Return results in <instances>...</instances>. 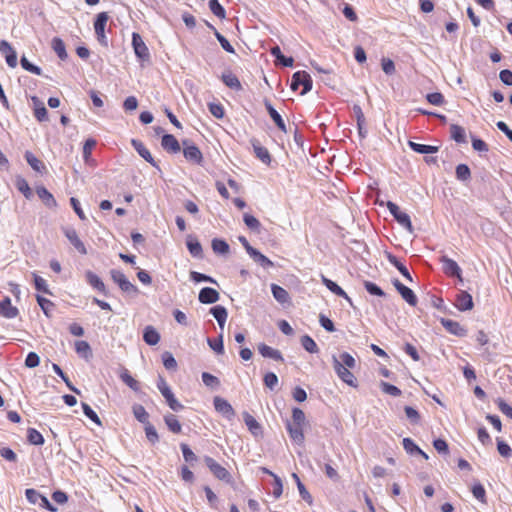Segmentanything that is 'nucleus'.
Instances as JSON below:
<instances>
[{"label":"nucleus","mask_w":512,"mask_h":512,"mask_svg":"<svg viewBox=\"0 0 512 512\" xmlns=\"http://www.w3.org/2000/svg\"><path fill=\"white\" fill-rule=\"evenodd\" d=\"M26 499L29 503L34 505H39L42 508H45L51 512L56 511V507H54L48 500V498L42 494H40L37 490L33 488L26 489L25 491Z\"/></svg>","instance_id":"nucleus-1"},{"label":"nucleus","mask_w":512,"mask_h":512,"mask_svg":"<svg viewBox=\"0 0 512 512\" xmlns=\"http://www.w3.org/2000/svg\"><path fill=\"white\" fill-rule=\"evenodd\" d=\"M182 144L185 159L193 164L202 165L203 155L200 149L189 140H183Z\"/></svg>","instance_id":"nucleus-2"},{"label":"nucleus","mask_w":512,"mask_h":512,"mask_svg":"<svg viewBox=\"0 0 512 512\" xmlns=\"http://www.w3.org/2000/svg\"><path fill=\"white\" fill-rule=\"evenodd\" d=\"M387 208L402 227L407 229L409 232H413L411 219L407 213L401 211L399 206L391 201H388Z\"/></svg>","instance_id":"nucleus-3"},{"label":"nucleus","mask_w":512,"mask_h":512,"mask_svg":"<svg viewBox=\"0 0 512 512\" xmlns=\"http://www.w3.org/2000/svg\"><path fill=\"white\" fill-rule=\"evenodd\" d=\"M300 85L303 86L302 94H306L312 89V79L305 71H297L292 76L290 88L295 91Z\"/></svg>","instance_id":"nucleus-4"},{"label":"nucleus","mask_w":512,"mask_h":512,"mask_svg":"<svg viewBox=\"0 0 512 512\" xmlns=\"http://www.w3.org/2000/svg\"><path fill=\"white\" fill-rule=\"evenodd\" d=\"M107 21H108V14L106 12H101L97 15L96 20L94 22V29H95V34H96L97 40L104 47L108 46V39L105 35V27H106Z\"/></svg>","instance_id":"nucleus-5"},{"label":"nucleus","mask_w":512,"mask_h":512,"mask_svg":"<svg viewBox=\"0 0 512 512\" xmlns=\"http://www.w3.org/2000/svg\"><path fill=\"white\" fill-rule=\"evenodd\" d=\"M132 47L138 59L142 61H148L150 59V53L147 45L140 34L136 32L132 33Z\"/></svg>","instance_id":"nucleus-6"},{"label":"nucleus","mask_w":512,"mask_h":512,"mask_svg":"<svg viewBox=\"0 0 512 512\" xmlns=\"http://www.w3.org/2000/svg\"><path fill=\"white\" fill-rule=\"evenodd\" d=\"M440 262L442 263L443 272L448 276H455L460 282H463L462 270L456 261L447 257L446 255L441 256Z\"/></svg>","instance_id":"nucleus-7"},{"label":"nucleus","mask_w":512,"mask_h":512,"mask_svg":"<svg viewBox=\"0 0 512 512\" xmlns=\"http://www.w3.org/2000/svg\"><path fill=\"white\" fill-rule=\"evenodd\" d=\"M332 361H333L334 370H335L336 374L338 375V377L343 382L348 384L349 386L356 387V378L350 372V370H349L350 368L342 367L341 364L336 361L335 355H333Z\"/></svg>","instance_id":"nucleus-8"},{"label":"nucleus","mask_w":512,"mask_h":512,"mask_svg":"<svg viewBox=\"0 0 512 512\" xmlns=\"http://www.w3.org/2000/svg\"><path fill=\"white\" fill-rule=\"evenodd\" d=\"M205 463L207 467L210 469V471L214 474L216 478L222 481H229L230 480V473L226 468L221 466L219 463H217L213 458L211 457H205Z\"/></svg>","instance_id":"nucleus-9"},{"label":"nucleus","mask_w":512,"mask_h":512,"mask_svg":"<svg viewBox=\"0 0 512 512\" xmlns=\"http://www.w3.org/2000/svg\"><path fill=\"white\" fill-rule=\"evenodd\" d=\"M213 404H214L215 410L218 413H220L222 416H224L226 419L231 420L234 418L235 411H234L233 407L231 406V404L227 400H225L219 396H216V397H214Z\"/></svg>","instance_id":"nucleus-10"},{"label":"nucleus","mask_w":512,"mask_h":512,"mask_svg":"<svg viewBox=\"0 0 512 512\" xmlns=\"http://www.w3.org/2000/svg\"><path fill=\"white\" fill-rule=\"evenodd\" d=\"M63 233L68 239V241L71 243V245L82 255L87 254V249L84 245V243L79 238L76 230L72 227H65L63 228Z\"/></svg>","instance_id":"nucleus-11"},{"label":"nucleus","mask_w":512,"mask_h":512,"mask_svg":"<svg viewBox=\"0 0 512 512\" xmlns=\"http://www.w3.org/2000/svg\"><path fill=\"white\" fill-rule=\"evenodd\" d=\"M455 306L459 311L471 310L474 306L472 296L464 290H460L455 296Z\"/></svg>","instance_id":"nucleus-12"},{"label":"nucleus","mask_w":512,"mask_h":512,"mask_svg":"<svg viewBox=\"0 0 512 512\" xmlns=\"http://www.w3.org/2000/svg\"><path fill=\"white\" fill-rule=\"evenodd\" d=\"M0 52L5 55L6 63L9 67L17 66V54L13 47L5 40L0 41Z\"/></svg>","instance_id":"nucleus-13"},{"label":"nucleus","mask_w":512,"mask_h":512,"mask_svg":"<svg viewBox=\"0 0 512 512\" xmlns=\"http://www.w3.org/2000/svg\"><path fill=\"white\" fill-rule=\"evenodd\" d=\"M131 144H132L133 148L138 152V154L143 159H145L153 167H155L158 170H160V167H159L158 163L154 160V158L152 157L150 151L145 147V145L141 141H139L137 139H132L131 140Z\"/></svg>","instance_id":"nucleus-14"},{"label":"nucleus","mask_w":512,"mask_h":512,"mask_svg":"<svg viewBox=\"0 0 512 512\" xmlns=\"http://www.w3.org/2000/svg\"><path fill=\"white\" fill-rule=\"evenodd\" d=\"M85 278L87 283L95 290L99 291L100 293L104 294L105 296L108 295V290L106 288V285L101 280V278L96 275L94 272L88 270L85 273Z\"/></svg>","instance_id":"nucleus-15"},{"label":"nucleus","mask_w":512,"mask_h":512,"mask_svg":"<svg viewBox=\"0 0 512 512\" xmlns=\"http://www.w3.org/2000/svg\"><path fill=\"white\" fill-rule=\"evenodd\" d=\"M303 426L304 425L291 423L290 421L286 424L290 438L298 445H302L305 440Z\"/></svg>","instance_id":"nucleus-16"},{"label":"nucleus","mask_w":512,"mask_h":512,"mask_svg":"<svg viewBox=\"0 0 512 512\" xmlns=\"http://www.w3.org/2000/svg\"><path fill=\"white\" fill-rule=\"evenodd\" d=\"M219 297L220 295L217 290L204 287L199 292L198 300L202 304H213L219 300Z\"/></svg>","instance_id":"nucleus-17"},{"label":"nucleus","mask_w":512,"mask_h":512,"mask_svg":"<svg viewBox=\"0 0 512 512\" xmlns=\"http://www.w3.org/2000/svg\"><path fill=\"white\" fill-rule=\"evenodd\" d=\"M441 324L448 332L458 337H464L467 334V330L460 323L451 319L442 318Z\"/></svg>","instance_id":"nucleus-18"},{"label":"nucleus","mask_w":512,"mask_h":512,"mask_svg":"<svg viewBox=\"0 0 512 512\" xmlns=\"http://www.w3.org/2000/svg\"><path fill=\"white\" fill-rule=\"evenodd\" d=\"M251 145L256 157L264 164L269 165L271 163V155L267 148L263 147L257 139L251 140Z\"/></svg>","instance_id":"nucleus-19"},{"label":"nucleus","mask_w":512,"mask_h":512,"mask_svg":"<svg viewBox=\"0 0 512 512\" xmlns=\"http://www.w3.org/2000/svg\"><path fill=\"white\" fill-rule=\"evenodd\" d=\"M264 105H265V108H266L268 114L274 121L275 125L279 128V130H281L282 132H286L287 130H286V124H285L284 120L282 119L281 115L277 112V110L274 109V107L272 106L270 101L265 99Z\"/></svg>","instance_id":"nucleus-20"},{"label":"nucleus","mask_w":512,"mask_h":512,"mask_svg":"<svg viewBox=\"0 0 512 512\" xmlns=\"http://www.w3.org/2000/svg\"><path fill=\"white\" fill-rule=\"evenodd\" d=\"M161 145L167 152L178 153L181 150L178 140L172 134L163 135Z\"/></svg>","instance_id":"nucleus-21"},{"label":"nucleus","mask_w":512,"mask_h":512,"mask_svg":"<svg viewBox=\"0 0 512 512\" xmlns=\"http://www.w3.org/2000/svg\"><path fill=\"white\" fill-rule=\"evenodd\" d=\"M258 351L265 358H271L275 361H281V362L284 361L282 353L279 350L272 348L264 343H260L258 345Z\"/></svg>","instance_id":"nucleus-22"},{"label":"nucleus","mask_w":512,"mask_h":512,"mask_svg":"<svg viewBox=\"0 0 512 512\" xmlns=\"http://www.w3.org/2000/svg\"><path fill=\"white\" fill-rule=\"evenodd\" d=\"M0 315L8 319H13L18 315V309L12 305L9 297L0 302Z\"/></svg>","instance_id":"nucleus-23"},{"label":"nucleus","mask_w":512,"mask_h":512,"mask_svg":"<svg viewBox=\"0 0 512 512\" xmlns=\"http://www.w3.org/2000/svg\"><path fill=\"white\" fill-rule=\"evenodd\" d=\"M36 193L48 208H55L57 206L54 196L44 186L37 187Z\"/></svg>","instance_id":"nucleus-24"},{"label":"nucleus","mask_w":512,"mask_h":512,"mask_svg":"<svg viewBox=\"0 0 512 512\" xmlns=\"http://www.w3.org/2000/svg\"><path fill=\"white\" fill-rule=\"evenodd\" d=\"M248 255L253 259L254 262L261 265L263 268H271L274 266V263L269 258H267L255 248H250Z\"/></svg>","instance_id":"nucleus-25"},{"label":"nucleus","mask_w":512,"mask_h":512,"mask_svg":"<svg viewBox=\"0 0 512 512\" xmlns=\"http://www.w3.org/2000/svg\"><path fill=\"white\" fill-rule=\"evenodd\" d=\"M271 291H272L273 297L275 298V300L278 303H280L282 305L290 303L289 293L283 287H281L277 284H272Z\"/></svg>","instance_id":"nucleus-26"},{"label":"nucleus","mask_w":512,"mask_h":512,"mask_svg":"<svg viewBox=\"0 0 512 512\" xmlns=\"http://www.w3.org/2000/svg\"><path fill=\"white\" fill-rule=\"evenodd\" d=\"M243 419L244 422L248 428V430L254 435L258 436L262 434V428L261 425L258 423V421L248 412L243 413Z\"/></svg>","instance_id":"nucleus-27"},{"label":"nucleus","mask_w":512,"mask_h":512,"mask_svg":"<svg viewBox=\"0 0 512 512\" xmlns=\"http://www.w3.org/2000/svg\"><path fill=\"white\" fill-rule=\"evenodd\" d=\"M270 53L275 57L276 64H280L284 67H292L294 60L292 57H286L282 54L279 46H274L270 49Z\"/></svg>","instance_id":"nucleus-28"},{"label":"nucleus","mask_w":512,"mask_h":512,"mask_svg":"<svg viewBox=\"0 0 512 512\" xmlns=\"http://www.w3.org/2000/svg\"><path fill=\"white\" fill-rule=\"evenodd\" d=\"M210 313L217 320L219 327L223 329L228 317V312L226 308L224 306L217 305L210 309Z\"/></svg>","instance_id":"nucleus-29"},{"label":"nucleus","mask_w":512,"mask_h":512,"mask_svg":"<svg viewBox=\"0 0 512 512\" xmlns=\"http://www.w3.org/2000/svg\"><path fill=\"white\" fill-rule=\"evenodd\" d=\"M187 248L190 252V254L195 257V258H203V249H202V245L200 244V242L193 238L192 236H188V239H187Z\"/></svg>","instance_id":"nucleus-30"},{"label":"nucleus","mask_w":512,"mask_h":512,"mask_svg":"<svg viewBox=\"0 0 512 512\" xmlns=\"http://www.w3.org/2000/svg\"><path fill=\"white\" fill-rule=\"evenodd\" d=\"M323 284L335 295L345 298L347 301L351 302V299L348 297L346 292L334 281L326 278L322 275Z\"/></svg>","instance_id":"nucleus-31"},{"label":"nucleus","mask_w":512,"mask_h":512,"mask_svg":"<svg viewBox=\"0 0 512 512\" xmlns=\"http://www.w3.org/2000/svg\"><path fill=\"white\" fill-rule=\"evenodd\" d=\"M353 112L357 120V127L359 135L364 138L366 137L367 131L365 129V116L359 105H354Z\"/></svg>","instance_id":"nucleus-32"},{"label":"nucleus","mask_w":512,"mask_h":512,"mask_svg":"<svg viewBox=\"0 0 512 512\" xmlns=\"http://www.w3.org/2000/svg\"><path fill=\"white\" fill-rule=\"evenodd\" d=\"M408 145L414 152L419 154H434L439 150L438 146L419 144L413 141H409Z\"/></svg>","instance_id":"nucleus-33"},{"label":"nucleus","mask_w":512,"mask_h":512,"mask_svg":"<svg viewBox=\"0 0 512 512\" xmlns=\"http://www.w3.org/2000/svg\"><path fill=\"white\" fill-rule=\"evenodd\" d=\"M143 339L148 345L154 346L160 341V334L153 326H147L144 329Z\"/></svg>","instance_id":"nucleus-34"},{"label":"nucleus","mask_w":512,"mask_h":512,"mask_svg":"<svg viewBox=\"0 0 512 512\" xmlns=\"http://www.w3.org/2000/svg\"><path fill=\"white\" fill-rule=\"evenodd\" d=\"M222 81L224 84L236 91H239L242 89V85L236 75H234L232 72H225L222 74Z\"/></svg>","instance_id":"nucleus-35"},{"label":"nucleus","mask_w":512,"mask_h":512,"mask_svg":"<svg viewBox=\"0 0 512 512\" xmlns=\"http://www.w3.org/2000/svg\"><path fill=\"white\" fill-rule=\"evenodd\" d=\"M25 159L27 163L31 166V168L36 172L41 173L43 170H45L43 162L39 160L32 152L26 151Z\"/></svg>","instance_id":"nucleus-36"},{"label":"nucleus","mask_w":512,"mask_h":512,"mask_svg":"<svg viewBox=\"0 0 512 512\" xmlns=\"http://www.w3.org/2000/svg\"><path fill=\"white\" fill-rule=\"evenodd\" d=\"M388 260L403 275V277H405L409 282L413 281L412 276L406 266L401 263L396 256L389 255Z\"/></svg>","instance_id":"nucleus-37"},{"label":"nucleus","mask_w":512,"mask_h":512,"mask_svg":"<svg viewBox=\"0 0 512 512\" xmlns=\"http://www.w3.org/2000/svg\"><path fill=\"white\" fill-rule=\"evenodd\" d=\"M52 49L61 60H65L68 57L66 52L65 44L62 39L55 37L52 39Z\"/></svg>","instance_id":"nucleus-38"},{"label":"nucleus","mask_w":512,"mask_h":512,"mask_svg":"<svg viewBox=\"0 0 512 512\" xmlns=\"http://www.w3.org/2000/svg\"><path fill=\"white\" fill-rule=\"evenodd\" d=\"M75 351L84 359L92 356L91 347L87 341L80 340L75 342Z\"/></svg>","instance_id":"nucleus-39"},{"label":"nucleus","mask_w":512,"mask_h":512,"mask_svg":"<svg viewBox=\"0 0 512 512\" xmlns=\"http://www.w3.org/2000/svg\"><path fill=\"white\" fill-rule=\"evenodd\" d=\"M164 421H165V424L167 425L168 429L171 432H173L175 434H178L181 432L182 426L175 415H173V414L165 415Z\"/></svg>","instance_id":"nucleus-40"},{"label":"nucleus","mask_w":512,"mask_h":512,"mask_svg":"<svg viewBox=\"0 0 512 512\" xmlns=\"http://www.w3.org/2000/svg\"><path fill=\"white\" fill-rule=\"evenodd\" d=\"M162 396L165 398L168 406L173 411L178 412L184 408V406L175 398V396L171 390L165 391V393L162 394Z\"/></svg>","instance_id":"nucleus-41"},{"label":"nucleus","mask_w":512,"mask_h":512,"mask_svg":"<svg viewBox=\"0 0 512 512\" xmlns=\"http://www.w3.org/2000/svg\"><path fill=\"white\" fill-rule=\"evenodd\" d=\"M451 138L457 143H465V130L457 124H452L450 127Z\"/></svg>","instance_id":"nucleus-42"},{"label":"nucleus","mask_w":512,"mask_h":512,"mask_svg":"<svg viewBox=\"0 0 512 512\" xmlns=\"http://www.w3.org/2000/svg\"><path fill=\"white\" fill-rule=\"evenodd\" d=\"M132 410H133V414H134L135 418L139 422H141L143 424L149 423V414L142 405L135 404L133 406Z\"/></svg>","instance_id":"nucleus-43"},{"label":"nucleus","mask_w":512,"mask_h":512,"mask_svg":"<svg viewBox=\"0 0 512 512\" xmlns=\"http://www.w3.org/2000/svg\"><path fill=\"white\" fill-rule=\"evenodd\" d=\"M456 178L459 181L466 182L471 178L470 168L466 164H459L455 170Z\"/></svg>","instance_id":"nucleus-44"},{"label":"nucleus","mask_w":512,"mask_h":512,"mask_svg":"<svg viewBox=\"0 0 512 512\" xmlns=\"http://www.w3.org/2000/svg\"><path fill=\"white\" fill-rule=\"evenodd\" d=\"M212 249L216 254H227L229 252V245L222 239H213L211 243Z\"/></svg>","instance_id":"nucleus-45"},{"label":"nucleus","mask_w":512,"mask_h":512,"mask_svg":"<svg viewBox=\"0 0 512 512\" xmlns=\"http://www.w3.org/2000/svg\"><path fill=\"white\" fill-rule=\"evenodd\" d=\"M336 361L339 362L342 367L350 369L354 368L356 365L354 357L347 352L341 353L338 357L336 356Z\"/></svg>","instance_id":"nucleus-46"},{"label":"nucleus","mask_w":512,"mask_h":512,"mask_svg":"<svg viewBox=\"0 0 512 512\" xmlns=\"http://www.w3.org/2000/svg\"><path fill=\"white\" fill-rule=\"evenodd\" d=\"M27 440L32 445H43L44 438L42 434L34 428H29L27 431Z\"/></svg>","instance_id":"nucleus-47"},{"label":"nucleus","mask_w":512,"mask_h":512,"mask_svg":"<svg viewBox=\"0 0 512 512\" xmlns=\"http://www.w3.org/2000/svg\"><path fill=\"white\" fill-rule=\"evenodd\" d=\"M120 378L121 380L128 386L130 387L133 391L137 392L139 391L140 389V385L138 383V381H136L131 375L130 373L128 372V370H124L121 374H120Z\"/></svg>","instance_id":"nucleus-48"},{"label":"nucleus","mask_w":512,"mask_h":512,"mask_svg":"<svg viewBox=\"0 0 512 512\" xmlns=\"http://www.w3.org/2000/svg\"><path fill=\"white\" fill-rule=\"evenodd\" d=\"M302 347L309 353H317L319 351L316 342L309 336L304 335L301 337Z\"/></svg>","instance_id":"nucleus-49"},{"label":"nucleus","mask_w":512,"mask_h":512,"mask_svg":"<svg viewBox=\"0 0 512 512\" xmlns=\"http://www.w3.org/2000/svg\"><path fill=\"white\" fill-rule=\"evenodd\" d=\"M37 303L41 307L42 311L47 317L51 316V312L54 308V304L47 298H44L43 296L37 295L36 296Z\"/></svg>","instance_id":"nucleus-50"},{"label":"nucleus","mask_w":512,"mask_h":512,"mask_svg":"<svg viewBox=\"0 0 512 512\" xmlns=\"http://www.w3.org/2000/svg\"><path fill=\"white\" fill-rule=\"evenodd\" d=\"M292 478L295 480L297 488L299 490V494L303 498V500L307 501L308 503H312V497L305 488L304 484L301 482L299 476L296 473H293Z\"/></svg>","instance_id":"nucleus-51"},{"label":"nucleus","mask_w":512,"mask_h":512,"mask_svg":"<svg viewBox=\"0 0 512 512\" xmlns=\"http://www.w3.org/2000/svg\"><path fill=\"white\" fill-rule=\"evenodd\" d=\"M399 294L409 305L415 306L417 304V297L409 287L404 285V287L399 291Z\"/></svg>","instance_id":"nucleus-52"},{"label":"nucleus","mask_w":512,"mask_h":512,"mask_svg":"<svg viewBox=\"0 0 512 512\" xmlns=\"http://www.w3.org/2000/svg\"><path fill=\"white\" fill-rule=\"evenodd\" d=\"M20 63L24 70H26L30 73L36 74V75L42 74V69L40 67L32 64L25 56L21 57Z\"/></svg>","instance_id":"nucleus-53"},{"label":"nucleus","mask_w":512,"mask_h":512,"mask_svg":"<svg viewBox=\"0 0 512 512\" xmlns=\"http://www.w3.org/2000/svg\"><path fill=\"white\" fill-rule=\"evenodd\" d=\"M208 345L212 350H214L217 354L224 353V345H223V335L220 334L217 339H207Z\"/></svg>","instance_id":"nucleus-54"},{"label":"nucleus","mask_w":512,"mask_h":512,"mask_svg":"<svg viewBox=\"0 0 512 512\" xmlns=\"http://www.w3.org/2000/svg\"><path fill=\"white\" fill-rule=\"evenodd\" d=\"M17 189L25 196L26 199L32 197V191L29 187L28 182L23 178H18L16 181Z\"/></svg>","instance_id":"nucleus-55"},{"label":"nucleus","mask_w":512,"mask_h":512,"mask_svg":"<svg viewBox=\"0 0 512 512\" xmlns=\"http://www.w3.org/2000/svg\"><path fill=\"white\" fill-rule=\"evenodd\" d=\"M163 365L167 370H175L177 368V362L174 356L166 351L162 354Z\"/></svg>","instance_id":"nucleus-56"},{"label":"nucleus","mask_w":512,"mask_h":512,"mask_svg":"<svg viewBox=\"0 0 512 512\" xmlns=\"http://www.w3.org/2000/svg\"><path fill=\"white\" fill-rule=\"evenodd\" d=\"M209 8L211 12L220 19L225 18V9L218 0H209Z\"/></svg>","instance_id":"nucleus-57"},{"label":"nucleus","mask_w":512,"mask_h":512,"mask_svg":"<svg viewBox=\"0 0 512 512\" xmlns=\"http://www.w3.org/2000/svg\"><path fill=\"white\" fill-rule=\"evenodd\" d=\"M82 409H83V413L86 417H88L95 424L101 426L102 423H101L100 418L98 417L96 412L87 403H84V402L82 403Z\"/></svg>","instance_id":"nucleus-58"},{"label":"nucleus","mask_w":512,"mask_h":512,"mask_svg":"<svg viewBox=\"0 0 512 512\" xmlns=\"http://www.w3.org/2000/svg\"><path fill=\"white\" fill-rule=\"evenodd\" d=\"M403 448L405 449V451L408 453V454H417V453H422V450L418 447L417 444H415V442L410 439V438H404L403 439Z\"/></svg>","instance_id":"nucleus-59"},{"label":"nucleus","mask_w":512,"mask_h":512,"mask_svg":"<svg viewBox=\"0 0 512 512\" xmlns=\"http://www.w3.org/2000/svg\"><path fill=\"white\" fill-rule=\"evenodd\" d=\"M472 494L480 502L486 503V491L482 484H474L472 487Z\"/></svg>","instance_id":"nucleus-60"},{"label":"nucleus","mask_w":512,"mask_h":512,"mask_svg":"<svg viewBox=\"0 0 512 512\" xmlns=\"http://www.w3.org/2000/svg\"><path fill=\"white\" fill-rule=\"evenodd\" d=\"M380 387L384 393L389 394L393 397H399L402 393L398 387L384 381L380 383Z\"/></svg>","instance_id":"nucleus-61"},{"label":"nucleus","mask_w":512,"mask_h":512,"mask_svg":"<svg viewBox=\"0 0 512 512\" xmlns=\"http://www.w3.org/2000/svg\"><path fill=\"white\" fill-rule=\"evenodd\" d=\"M364 287H365L366 291L368 293H370L371 295H375V296H379V297L385 296V292L378 285H376L373 282L365 281Z\"/></svg>","instance_id":"nucleus-62"},{"label":"nucleus","mask_w":512,"mask_h":512,"mask_svg":"<svg viewBox=\"0 0 512 512\" xmlns=\"http://www.w3.org/2000/svg\"><path fill=\"white\" fill-rule=\"evenodd\" d=\"M404 411L411 424H418L420 422V414L416 409L411 406H405Z\"/></svg>","instance_id":"nucleus-63"},{"label":"nucleus","mask_w":512,"mask_h":512,"mask_svg":"<svg viewBox=\"0 0 512 512\" xmlns=\"http://www.w3.org/2000/svg\"><path fill=\"white\" fill-rule=\"evenodd\" d=\"M264 384L270 390H274V388L278 385V377L273 372H268L264 376Z\"/></svg>","instance_id":"nucleus-64"}]
</instances>
